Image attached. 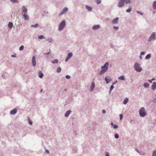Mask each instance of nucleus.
<instances>
[{"label": "nucleus", "instance_id": "nucleus-1", "mask_svg": "<svg viewBox=\"0 0 156 156\" xmlns=\"http://www.w3.org/2000/svg\"><path fill=\"white\" fill-rule=\"evenodd\" d=\"M108 62H106L105 63L104 65L101 67V70L99 73L100 75H102L108 71Z\"/></svg>", "mask_w": 156, "mask_h": 156}, {"label": "nucleus", "instance_id": "nucleus-2", "mask_svg": "<svg viewBox=\"0 0 156 156\" xmlns=\"http://www.w3.org/2000/svg\"><path fill=\"white\" fill-rule=\"evenodd\" d=\"M66 22L65 20H63L58 25V30L59 31H62L66 26Z\"/></svg>", "mask_w": 156, "mask_h": 156}, {"label": "nucleus", "instance_id": "nucleus-3", "mask_svg": "<svg viewBox=\"0 0 156 156\" xmlns=\"http://www.w3.org/2000/svg\"><path fill=\"white\" fill-rule=\"evenodd\" d=\"M134 68V69L137 72H140L142 70V67L140 66V64L137 62L135 63Z\"/></svg>", "mask_w": 156, "mask_h": 156}, {"label": "nucleus", "instance_id": "nucleus-4", "mask_svg": "<svg viewBox=\"0 0 156 156\" xmlns=\"http://www.w3.org/2000/svg\"><path fill=\"white\" fill-rule=\"evenodd\" d=\"M140 115L142 117H144L147 115L146 112L144 107H142L139 111Z\"/></svg>", "mask_w": 156, "mask_h": 156}, {"label": "nucleus", "instance_id": "nucleus-5", "mask_svg": "<svg viewBox=\"0 0 156 156\" xmlns=\"http://www.w3.org/2000/svg\"><path fill=\"white\" fill-rule=\"evenodd\" d=\"M155 33L153 32L151 35L150 37L149 38L148 41L150 42L152 40H154L156 39Z\"/></svg>", "mask_w": 156, "mask_h": 156}, {"label": "nucleus", "instance_id": "nucleus-6", "mask_svg": "<svg viewBox=\"0 0 156 156\" xmlns=\"http://www.w3.org/2000/svg\"><path fill=\"white\" fill-rule=\"evenodd\" d=\"M51 52V51L50 50L49 52L44 54L43 55L44 56H45L47 59L49 60L51 58V55L50 54Z\"/></svg>", "mask_w": 156, "mask_h": 156}, {"label": "nucleus", "instance_id": "nucleus-7", "mask_svg": "<svg viewBox=\"0 0 156 156\" xmlns=\"http://www.w3.org/2000/svg\"><path fill=\"white\" fill-rule=\"evenodd\" d=\"M21 9L22 12V15L27 13V10L25 6H22L21 8Z\"/></svg>", "mask_w": 156, "mask_h": 156}, {"label": "nucleus", "instance_id": "nucleus-8", "mask_svg": "<svg viewBox=\"0 0 156 156\" xmlns=\"http://www.w3.org/2000/svg\"><path fill=\"white\" fill-rule=\"evenodd\" d=\"M32 64L33 66L34 67L36 66V61L35 56H33L32 59Z\"/></svg>", "mask_w": 156, "mask_h": 156}, {"label": "nucleus", "instance_id": "nucleus-9", "mask_svg": "<svg viewBox=\"0 0 156 156\" xmlns=\"http://www.w3.org/2000/svg\"><path fill=\"white\" fill-rule=\"evenodd\" d=\"M68 10V9L67 7L65 8L62 10V12L59 14V16H61L64 14L66 13Z\"/></svg>", "mask_w": 156, "mask_h": 156}, {"label": "nucleus", "instance_id": "nucleus-10", "mask_svg": "<svg viewBox=\"0 0 156 156\" xmlns=\"http://www.w3.org/2000/svg\"><path fill=\"white\" fill-rule=\"evenodd\" d=\"M73 55V54L71 52L69 53L68 55V56H67L65 60V61L66 62H67L72 57Z\"/></svg>", "mask_w": 156, "mask_h": 156}, {"label": "nucleus", "instance_id": "nucleus-11", "mask_svg": "<svg viewBox=\"0 0 156 156\" xmlns=\"http://www.w3.org/2000/svg\"><path fill=\"white\" fill-rule=\"evenodd\" d=\"M101 27V26L100 25H94L92 27V29L93 30H97L98 29H99Z\"/></svg>", "mask_w": 156, "mask_h": 156}, {"label": "nucleus", "instance_id": "nucleus-12", "mask_svg": "<svg viewBox=\"0 0 156 156\" xmlns=\"http://www.w3.org/2000/svg\"><path fill=\"white\" fill-rule=\"evenodd\" d=\"M119 18L118 17H116L113 19L112 21V23L113 24H116L118 23Z\"/></svg>", "mask_w": 156, "mask_h": 156}, {"label": "nucleus", "instance_id": "nucleus-13", "mask_svg": "<svg viewBox=\"0 0 156 156\" xmlns=\"http://www.w3.org/2000/svg\"><path fill=\"white\" fill-rule=\"evenodd\" d=\"M72 111L70 110H68L66 113L65 116L66 117H68L69 115L71 113Z\"/></svg>", "mask_w": 156, "mask_h": 156}, {"label": "nucleus", "instance_id": "nucleus-14", "mask_svg": "<svg viewBox=\"0 0 156 156\" xmlns=\"http://www.w3.org/2000/svg\"><path fill=\"white\" fill-rule=\"evenodd\" d=\"M17 112V110L16 108H14L10 112V114L13 115H15Z\"/></svg>", "mask_w": 156, "mask_h": 156}, {"label": "nucleus", "instance_id": "nucleus-15", "mask_svg": "<svg viewBox=\"0 0 156 156\" xmlns=\"http://www.w3.org/2000/svg\"><path fill=\"white\" fill-rule=\"evenodd\" d=\"M23 18H24L25 20H28L29 19V17L28 15L27 14L23 15Z\"/></svg>", "mask_w": 156, "mask_h": 156}, {"label": "nucleus", "instance_id": "nucleus-16", "mask_svg": "<svg viewBox=\"0 0 156 156\" xmlns=\"http://www.w3.org/2000/svg\"><path fill=\"white\" fill-rule=\"evenodd\" d=\"M152 90H155L156 89V82H154L152 86Z\"/></svg>", "mask_w": 156, "mask_h": 156}, {"label": "nucleus", "instance_id": "nucleus-17", "mask_svg": "<svg viewBox=\"0 0 156 156\" xmlns=\"http://www.w3.org/2000/svg\"><path fill=\"white\" fill-rule=\"evenodd\" d=\"M95 87L94 83L93 82L92 83L91 86L90 87V91H92L94 89Z\"/></svg>", "mask_w": 156, "mask_h": 156}, {"label": "nucleus", "instance_id": "nucleus-18", "mask_svg": "<svg viewBox=\"0 0 156 156\" xmlns=\"http://www.w3.org/2000/svg\"><path fill=\"white\" fill-rule=\"evenodd\" d=\"M86 9L89 11H92V8L90 6H88V5H86Z\"/></svg>", "mask_w": 156, "mask_h": 156}, {"label": "nucleus", "instance_id": "nucleus-19", "mask_svg": "<svg viewBox=\"0 0 156 156\" xmlns=\"http://www.w3.org/2000/svg\"><path fill=\"white\" fill-rule=\"evenodd\" d=\"M107 77H108V76H106L105 78V81H106V83H109V82L111 81V79H108V78H107Z\"/></svg>", "mask_w": 156, "mask_h": 156}, {"label": "nucleus", "instance_id": "nucleus-20", "mask_svg": "<svg viewBox=\"0 0 156 156\" xmlns=\"http://www.w3.org/2000/svg\"><path fill=\"white\" fill-rule=\"evenodd\" d=\"M43 74L42 73L41 71H39L38 73V76L39 77L41 78H43Z\"/></svg>", "mask_w": 156, "mask_h": 156}, {"label": "nucleus", "instance_id": "nucleus-21", "mask_svg": "<svg viewBox=\"0 0 156 156\" xmlns=\"http://www.w3.org/2000/svg\"><path fill=\"white\" fill-rule=\"evenodd\" d=\"M13 23L12 22H9L8 24V26L11 29L12 28V27Z\"/></svg>", "mask_w": 156, "mask_h": 156}, {"label": "nucleus", "instance_id": "nucleus-22", "mask_svg": "<svg viewBox=\"0 0 156 156\" xmlns=\"http://www.w3.org/2000/svg\"><path fill=\"white\" fill-rule=\"evenodd\" d=\"M111 125L115 129L118 128L119 126L117 125H115L112 122L111 123Z\"/></svg>", "mask_w": 156, "mask_h": 156}, {"label": "nucleus", "instance_id": "nucleus-23", "mask_svg": "<svg viewBox=\"0 0 156 156\" xmlns=\"http://www.w3.org/2000/svg\"><path fill=\"white\" fill-rule=\"evenodd\" d=\"M151 57V55L150 54L147 55L145 57V59L146 60H148Z\"/></svg>", "mask_w": 156, "mask_h": 156}, {"label": "nucleus", "instance_id": "nucleus-24", "mask_svg": "<svg viewBox=\"0 0 156 156\" xmlns=\"http://www.w3.org/2000/svg\"><path fill=\"white\" fill-rule=\"evenodd\" d=\"M129 101V99L128 98H126L123 101V103L124 104H126Z\"/></svg>", "mask_w": 156, "mask_h": 156}, {"label": "nucleus", "instance_id": "nucleus-25", "mask_svg": "<svg viewBox=\"0 0 156 156\" xmlns=\"http://www.w3.org/2000/svg\"><path fill=\"white\" fill-rule=\"evenodd\" d=\"M38 24L37 23H36L35 24H32L31 25L30 27L34 28H36L38 26Z\"/></svg>", "mask_w": 156, "mask_h": 156}, {"label": "nucleus", "instance_id": "nucleus-26", "mask_svg": "<svg viewBox=\"0 0 156 156\" xmlns=\"http://www.w3.org/2000/svg\"><path fill=\"white\" fill-rule=\"evenodd\" d=\"M153 7L154 9H156V1H154L153 4Z\"/></svg>", "mask_w": 156, "mask_h": 156}, {"label": "nucleus", "instance_id": "nucleus-27", "mask_svg": "<svg viewBox=\"0 0 156 156\" xmlns=\"http://www.w3.org/2000/svg\"><path fill=\"white\" fill-rule=\"evenodd\" d=\"M149 84L148 83H146L144 84V86L145 88H147L149 87Z\"/></svg>", "mask_w": 156, "mask_h": 156}, {"label": "nucleus", "instance_id": "nucleus-28", "mask_svg": "<svg viewBox=\"0 0 156 156\" xmlns=\"http://www.w3.org/2000/svg\"><path fill=\"white\" fill-rule=\"evenodd\" d=\"M10 1L14 3H18L19 1L18 0H10Z\"/></svg>", "mask_w": 156, "mask_h": 156}, {"label": "nucleus", "instance_id": "nucleus-29", "mask_svg": "<svg viewBox=\"0 0 156 156\" xmlns=\"http://www.w3.org/2000/svg\"><path fill=\"white\" fill-rule=\"evenodd\" d=\"M51 62L53 64L57 63L58 62V60L57 59H55L53 61H52Z\"/></svg>", "mask_w": 156, "mask_h": 156}, {"label": "nucleus", "instance_id": "nucleus-30", "mask_svg": "<svg viewBox=\"0 0 156 156\" xmlns=\"http://www.w3.org/2000/svg\"><path fill=\"white\" fill-rule=\"evenodd\" d=\"M132 9V8L130 7H129L128 9H127L126 10V12L128 13H129L131 11Z\"/></svg>", "mask_w": 156, "mask_h": 156}, {"label": "nucleus", "instance_id": "nucleus-31", "mask_svg": "<svg viewBox=\"0 0 156 156\" xmlns=\"http://www.w3.org/2000/svg\"><path fill=\"white\" fill-rule=\"evenodd\" d=\"M119 79L120 80H125V78L124 77V76H120L119 78Z\"/></svg>", "mask_w": 156, "mask_h": 156}, {"label": "nucleus", "instance_id": "nucleus-32", "mask_svg": "<svg viewBox=\"0 0 156 156\" xmlns=\"http://www.w3.org/2000/svg\"><path fill=\"white\" fill-rule=\"evenodd\" d=\"M61 71V69L60 67H58L56 70V72L58 73H59Z\"/></svg>", "mask_w": 156, "mask_h": 156}, {"label": "nucleus", "instance_id": "nucleus-33", "mask_svg": "<svg viewBox=\"0 0 156 156\" xmlns=\"http://www.w3.org/2000/svg\"><path fill=\"white\" fill-rule=\"evenodd\" d=\"M38 38L40 39H41L44 38H45L44 36L43 35H41L38 36Z\"/></svg>", "mask_w": 156, "mask_h": 156}, {"label": "nucleus", "instance_id": "nucleus-34", "mask_svg": "<svg viewBox=\"0 0 156 156\" xmlns=\"http://www.w3.org/2000/svg\"><path fill=\"white\" fill-rule=\"evenodd\" d=\"M48 41L49 43H52L53 41V40L51 38H49L48 39Z\"/></svg>", "mask_w": 156, "mask_h": 156}, {"label": "nucleus", "instance_id": "nucleus-35", "mask_svg": "<svg viewBox=\"0 0 156 156\" xmlns=\"http://www.w3.org/2000/svg\"><path fill=\"white\" fill-rule=\"evenodd\" d=\"M101 0H96V2L97 4H100L101 3Z\"/></svg>", "mask_w": 156, "mask_h": 156}, {"label": "nucleus", "instance_id": "nucleus-36", "mask_svg": "<svg viewBox=\"0 0 156 156\" xmlns=\"http://www.w3.org/2000/svg\"><path fill=\"white\" fill-rule=\"evenodd\" d=\"M152 156H156V150H155L153 151Z\"/></svg>", "mask_w": 156, "mask_h": 156}, {"label": "nucleus", "instance_id": "nucleus-37", "mask_svg": "<svg viewBox=\"0 0 156 156\" xmlns=\"http://www.w3.org/2000/svg\"><path fill=\"white\" fill-rule=\"evenodd\" d=\"M138 153L140 155H145V153L143 151H140Z\"/></svg>", "mask_w": 156, "mask_h": 156}, {"label": "nucleus", "instance_id": "nucleus-38", "mask_svg": "<svg viewBox=\"0 0 156 156\" xmlns=\"http://www.w3.org/2000/svg\"><path fill=\"white\" fill-rule=\"evenodd\" d=\"M24 48V46L23 45H21V46L19 48V49L20 51H22L23 49Z\"/></svg>", "mask_w": 156, "mask_h": 156}, {"label": "nucleus", "instance_id": "nucleus-39", "mask_svg": "<svg viewBox=\"0 0 156 156\" xmlns=\"http://www.w3.org/2000/svg\"><path fill=\"white\" fill-rule=\"evenodd\" d=\"M114 88V86L112 85L110 87V91H112V90H113V89Z\"/></svg>", "mask_w": 156, "mask_h": 156}, {"label": "nucleus", "instance_id": "nucleus-40", "mask_svg": "<svg viewBox=\"0 0 156 156\" xmlns=\"http://www.w3.org/2000/svg\"><path fill=\"white\" fill-rule=\"evenodd\" d=\"M137 13L138 14H140V15L141 16H142L143 15V13L142 12H140V11H137Z\"/></svg>", "mask_w": 156, "mask_h": 156}, {"label": "nucleus", "instance_id": "nucleus-41", "mask_svg": "<svg viewBox=\"0 0 156 156\" xmlns=\"http://www.w3.org/2000/svg\"><path fill=\"white\" fill-rule=\"evenodd\" d=\"M152 101L154 103H156V95L155 96V97L154 98V99H153Z\"/></svg>", "mask_w": 156, "mask_h": 156}, {"label": "nucleus", "instance_id": "nucleus-42", "mask_svg": "<svg viewBox=\"0 0 156 156\" xmlns=\"http://www.w3.org/2000/svg\"><path fill=\"white\" fill-rule=\"evenodd\" d=\"M115 137L116 139L118 138L119 137V136L117 134H115Z\"/></svg>", "mask_w": 156, "mask_h": 156}, {"label": "nucleus", "instance_id": "nucleus-43", "mask_svg": "<svg viewBox=\"0 0 156 156\" xmlns=\"http://www.w3.org/2000/svg\"><path fill=\"white\" fill-rule=\"evenodd\" d=\"M28 122L29 124L31 125L32 124V122L29 119H28Z\"/></svg>", "mask_w": 156, "mask_h": 156}, {"label": "nucleus", "instance_id": "nucleus-44", "mask_svg": "<svg viewBox=\"0 0 156 156\" xmlns=\"http://www.w3.org/2000/svg\"><path fill=\"white\" fill-rule=\"evenodd\" d=\"M119 117H120V120H121L122 119L123 117L122 115V114H120Z\"/></svg>", "mask_w": 156, "mask_h": 156}, {"label": "nucleus", "instance_id": "nucleus-45", "mask_svg": "<svg viewBox=\"0 0 156 156\" xmlns=\"http://www.w3.org/2000/svg\"><path fill=\"white\" fill-rule=\"evenodd\" d=\"M113 28L115 30H118L119 29V27H115V26H114Z\"/></svg>", "mask_w": 156, "mask_h": 156}, {"label": "nucleus", "instance_id": "nucleus-46", "mask_svg": "<svg viewBox=\"0 0 156 156\" xmlns=\"http://www.w3.org/2000/svg\"><path fill=\"white\" fill-rule=\"evenodd\" d=\"M145 52L144 51H142L140 53V55H143L145 54Z\"/></svg>", "mask_w": 156, "mask_h": 156}, {"label": "nucleus", "instance_id": "nucleus-47", "mask_svg": "<svg viewBox=\"0 0 156 156\" xmlns=\"http://www.w3.org/2000/svg\"><path fill=\"white\" fill-rule=\"evenodd\" d=\"M105 156H110L109 153L107 152H105Z\"/></svg>", "mask_w": 156, "mask_h": 156}, {"label": "nucleus", "instance_id": "nucleus-48", "mask_svg": "<svg viewBox=\"0 0 156 156\" xmlns=\"http://www.w3.org/2000/svg\"><path fill=\"white\" fill-rule=\"evenodd\" d=\"M66 77L67 79H69L70 78V76L69 75H67L66 76Z\"/></svg>", "mask_w": 156, "mask_h": 156}, {"label": "nucleus", "instance_id": "nucleus-49", "mask_svg": "<svg viewBox=\"0 0 156 156\" xmlns=\"http://www.w3.org/2000/svg\"><path fill=\"white\" fill-rule=\"evenodd\" d=\"M117 82V80H115V81H114L112 85L114 86V84H115V83H116Z\"/></svg>", "mask_w": 156, "mask_h": 156}, {"label": "nucleus", "instance_id": "nucleus-50", "mask_svg": "<svg viewBox=\"0 0 156 156\" xmlns=\"http://www.w3.org/2000/svg\"><path fill=\"white\" fill-rule=\"evenodd\" d=\"M45 152L48 154L49 153V151L48 150H46Z\"/></svg>", "mask_w": 156, "mask_h": 156}, {"label": "nucleus", "instance_id": "nucleus-51", "mask_svg": "<svg viewBox=\"0 0 156 156\" xmlns=\"http://www.w3.org/2000/svg\"><path fill=\"white\" fill-rule=\"evenodd\" d=\"M139 58L141 60H142V57L141 55H140V56Z\"/></svg>", "mask_w": 156, "mask_h": 156}, {"label": "nucleus", "instance_id": "nucleus-52", "mask_svg": "<svg viewBox=\"0 0 156 156\" xmlns=\"http://www.w3.org/2000/svg\"><path fill=\"white\" fill-rule=\"evenodd\" d=\"M106 112L105 111V110H103L102 111V112L103 113H105Z\"/></svg>", "mask_w": 156, "mask_h": 156}, {"label": "nucleus", "instance_id": "nucleus-53", "mask_svg": "<svg viewBox=\"0 0 156 156\" xmlns=\"http://www.w3.org/2000/svg\"><path fill=\"white\" fill-rule=\"evenodd\" d=\"M135 150L138 153H139L140 151H139L137 149H136Z\"/></svg>", "mask_w": 156, "mask_h": 156}, {"label": "nucleus", "instance_id": "nucleus-54", "mask_svg": "<svg viewBox=\"0 0 156 156\" xmlns=\"http://www.w3.org/2000/svg\"><path fill=\"white\" fill-rule=\"evenodd\" d=\"M148 81L150 83H152V80H148Z\"/></svg>", "mask_w": 156, "mask_h": 156}, {"label": "nucleus", "instance_id": "nucleus-55", "mask_svg": "<svg viewBox=\"0 0 156 156\" xmlns=\"http://www.w3.org/2000/svg\"><path fill=\"white\" fill-rule=\"evenodd\" d=\"M11 57H16V56L15 55H11Z\"/></svg>", "mask_w": 156, "mask_h": 156}, {"label": "nucleus", "instance_id": "nucleus-56", "mask_svg": "<svg viewBox=\"0 0 156 156\" xmlns=\"http://www.w3.org/2000/svg\"><path fill=\"white\" fill-rule=\"evenodd\" d=\"M111 91H110V90H109V94H110V93H111Z\"/></svg>", "mask_w": 156, "mask_h": 156}, {"label": "nucleus", "instance_id": "nucleus-57", "mask_svg": "<svg viewBox=\"0 0 156 156\" xmlns=\"http://www.w3.org/2000/svg\"><path fill=\"white\" fill-rule=\"evenodd\" d=\"M154 80V78H153L151 80Z\"/></svg>", "mask_w": 156, "mask_h": 156}, {"label": "nucleus", "instance_id": "nucleus-58", "mask_svg": "<svg viewBox=\"0 0 156 156\" xmlns=\"http://www.w3.org/2000/svg\"><path fill=\"white\" fill-rule=\"evenodd\" d=\"M43 90L42 89H41V92Z\"/></svg>", "mask_w": 156, "mask_h": 156}, {"label": "nucleus", "instance_id": "nucleus-59", "mask_svg": "<svg viewBox=\"0 0 156 156\" xmlns=\"http://www.w3.org/2000/svg\"><path fill=\"white\" fill-rule=\"evenodd\" d=\"M65 91H66V89H65Z\"/></svg>", "mask_w": 156, "mask_h": 156}]
</instances>
